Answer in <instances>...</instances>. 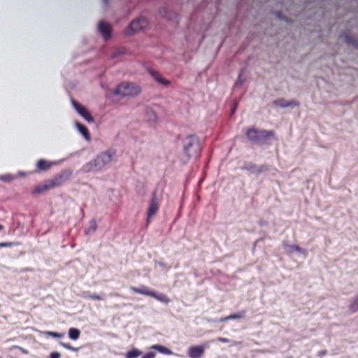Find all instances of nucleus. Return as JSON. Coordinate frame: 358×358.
I'll list each match as a JSON object with an SVG mask.
<instances>
[{"label": "nucleus", "mask_w": 358, "mask_h": 358, "mask_svg": "<svg viewBox=\"0 0 358 358\" xmlns=\"http://www.w3.org/2000/svg\"><path fill=\"white\" fill-rule=\"evenodd\" d=\"M274 103L277 105L280 106L281 107H287V106L295 104V103L287 102L284 99L276 100Z\"/></svg>", "instance_id": "5701e85b"}, {"label": "nucleus", "mask_w": 358, "mask_h": 358, "mask_svg": "<svg viewBox=\"0 0 358 358\" xmlns=\"http://www.w3.org/2000/svg\"><path fill=\"white\" fill-rule=\"evenodd\" d=\"M148 24V22L147 19L144 17H138L136 20H134L129 24V29L127 31V34H129L130 32H137L139 31L144 28H145Z\"/></svg>", "instance_id": "423d86ee"}, {"label": "nucleus", "mask_w": 358, "mask_h": 358, "mask_svg": "<svg viewBox=\"0 0 358 358\" xmlns=\"http://www.w3.org/2000/svg\"><path fill=\"white\" fill-rule=\"evenodd\" d=\"M349 309L351 313H355L358 311V295L355 298L353 301L350 305Z\"/></svg>", "instance_id": "aec40b11"}, {"label": "nucleus", "mask_w": 358, "mask_h": 358, "mask_svg": "<svg viewBox=\"0 0 358 358\" xmlns=\"http://www.w3.org/2000/svg\"><path fill=\"white\" fill-rule=\"evenodd\" d=\"M60 345H61L62 347H64V348H66V349H68V350H71V351H75V352H76V351H78V348H74V347L71 346L69 343H66L60 342Z\"/></svg>", "instance_id": "393cba45"}, {"label": "nucleus", "mask_w": 358, "mask_h": 358, "mask_svg": "<svg viewBox=\"0 0 358 358\" xmlns=\"http://www.w3.org/2000/svg\"><path fill=\"white\" fill-rule=\"evenodd\" d=\"M3 229V225H0V231Z\"/></svg>", "instance_id": "c9c22d12"}, {"label": "nucleus", "mask_w": 358, "mask_h": 358, "mask_svg": "<svg viewBox=\"0 0 358 358\" xmlns=\"http://www.w3.org/2000/svg\"><path fill=\"white\" fill-rule=\"evenodd\" d=\"M345 42L348 44H350V45H352L355 47L358 48V40H357L356 38H353L352 36H345Z\"/></svg>", "instance_id": "412c9836"}, {"label": "nucleus", "mask_w": 358, "mask_h": 358, "mask_svg": "<svg viewBox=\"0 0 358 358\" xmlns=\"http://www.w3.org/2000/svg\"><path fill=\"white\" fill-rule=\"evenodd\" d=\"M130 289L134 293L141 294L145 296H151V295H154L152 294L153 291L150 290L145 285H141L139 287H131Z\"/></svg>", "instance_id": "f8f14e48"}, {"label": "nucleus", "mask_w": 358, "mask_h": 358, "mask_svg": "<svg viewBox=\"0 0 358 358\" xmlns=\"http://www.w3.org/2000/svg\"><path fill=\"white\" fill-rule=\"evenodd\" d=\"M11 245H13V243L11 242L0 243V248L9 247Z\"/></svg>", "instance_id": "7c9ffc66"}, {"label": "nucleus", "mask_w": 358, "mask_h": 358, "mask_svg": "<svg viewBox=\"0 0 358 358\" xmlns=\"http://www.w3.org/2000/svg\"><path fill=\"white\" fill-rule=\"evenodd\" d=\"M204 353V348L202 346H191L188 350V355L191 358H200Z\"/></svg>", "instance_id": "9d476101"}, {"label": "nucleus", "mask_w": 358, "mask_h": 358, "mask_svg": "<svg viewBox=\"0 0 358 358\" xmlns=\"http://www.w3.org/2000/svg\"><path fill=\"white\" fill-rule=\"evenodd\" d=\"M60 357V353L58 352H53L50 354V358H59Z\"/></svg>", "instance_id": "c756f323"}, {"label": "nucleus", "mask_w": 358, "mask_h": 358, "mask_svg": "<svg viewBox=\"0 0 358 358\" xmlns=\"http://www.w3.org/2000/svg\"><path fill=\"white\" fill-rule=\"evenodd\" d=\"M0 179L5 182H10L14 179V177L10 174H6L1 176Z\"/></svg>", "instance_id": "b1692460"}, {"label": "nucleus", "mask_w": 358, "mask_h": 358, "mask_svg": "<svg viewBox=\"0 0 358 358\" xmlns=\"http://www.w3.org/2000/svg\"><path fill=\"white\" fill-rule=\"evenodd\" d=\"M228 320H229V318H228V316L221 317L219 320L220 322H226V321H228Z\"/></svg>", "instance_id": "473e14b6"}, {"label": "nucleus", "mask_w": 358, "mask_h": 358, "mask_svg": "<svg viewBox=\"0 0 358 358\" xmlns=\"http://www.w3.org/2000/svg\"><path fill=\"white\" fill-rule=\"evenodd\" d=\"M91 299L101 301L103 300V298L101 295H99L97 294H92L91 296Z\"/></svg>", "instance_id": "bb28decb"}, {"label": "nucleus", "mask_w": 358, "mask_h": 358, "mask_svg": "<svg viewBox=\"0 0 358 358\" xmlns=\"http://www.w3.org/2000/svg\"><path fill=\"white\" fill-rule=\"evenodd\" d=\"M154 295H151V297H153L154 299L158 300L159 301H161L164 303H169L170 300L164 294H157L155 292H152Z\"/></svg>", "instance_id": "4468645a"}, {"label": "nucleus", "mask_w": 358, "mask_h": 358, "mask_svg": "<svg viewBox=\"0 0 358 358\" xmlns=\"http://www.w3.org/2000/svg\"><path fill=\"white\" fill-rule=\"evenodd\" d=\"M287 248H288V252H292L293 251H296V252H298L300 253L304 252V250L301 248H300L299 246H298L296 245H287Z\"/></svg>", "instance_id": "4be33fe9"}, {"label": "nucleus", "mask_w": 358, "mask_h": 358, "mask_svg": "<svg viewBox=\"0 0 358 358\" xmlns=\"http://www.w3.org/2000/svg\"><path fill=\"white\" fill-rule=\"evenodd\" d=\"M183 147L184 152L188 157L197 156L200 151L199 140L194 136L187 137Z\"/></svg>", "instance_id": "39448f33"}, {"label": "nucleus", "mask_w": 358, "mask_h": 358, "mask_svg": "<svg viewBox=\"0 0 358 358\" xmlns=\"http://www.w3.org/2000/svg\"><path fill=\"white\" fill-rule=\"evenodd\" d=\"M155 357V353L152 352H150L144 355L141 357V358H154Z\"/></svg>", "instance_id": "cd10ccee"}, {"label": "nucleus", "mask_w": 358, "mask_h": 358, "mask_svg": "<svg viewBox=\"0 0 358 358\" xmlns=\"http://www.w3.org/2000/svg\"><path fill=\"white\" fill-rule=\"evenodd\" d=\"M217 341L219 342H221V343H228L229 342V339H227L226 338H223V337H218L217 338Z\"/></svg>", "instance_id": "2f4dec72"}, {"label": "nucleus", "mask_w": 358, "mask_h": 358, "mask_svg": "<svg viewBox=\"0 0 358 358\" xmlns=\"http://www.w3.org/2000/svg\"><path fill=\"white\" fill-rule=\"evenodd\" d=\"M245 313H246V310H242L237 313H234V314L228 315V318H229V320H230L241 319L245 317Z\"/></svg>", "instance_id": "6ab92c4d"}, {"label": "nucleus", "mask_w": 358, "mask_h": 358, "mask_svg": "<svg viewBox=\"0 0 358 358\" xmlns=\"http://www.w3.org/2000/svg\"><path fill=\"white\" fill-rule=\"evenodd\" d=\"M92 294H90L89 292H84L82 293V297L84 299H90Z\"/></svg>", "instance_id": "c85d7f7f"}, {"label": "nucleus", "mask_w": 358, "mask_h": 358, "mask_svg": "<svg viewBox=\"0 0 358 358\" xmlns=\"http://www.w3.org/2000/svg\"><path fill=\"white\" fill-rule=\"evenodd\" d=\"M150 74L155 78V79L158 81L159 83L163 84L164 85H168L170 84V81L162 78L158 72L150 71Z\"/></svg>", "instance_id": "ddd939ff"}, {"label": "nucleus", "mask_w": 358, "mask_h": 358, "mask_svg": "<svg viewBox=\"0 0 358 358\" xmlns=\"http://www.w3.org/2000/svg\"><path fill=\"white\" fill-rule=\"evenodd\" d=\"M99 30L105 40H108L110 38L111 27L109 24H107L103 21L100 22L99 24Z\"/></svg>", "instance_id": "1a4fd4ad"}, {"label": "nucleus", "mask_w": 358, "mask_h": 358, "mask_svg": "<svg viewBox=\"0 0 358 358\" xmlns=\"http://www.w3.org/2000/svg\"><path fill=\"white\" fill-rule=\"evenodd\" d=\"M80 336V331L76 328H70L69 330V336L73 340H77Z\"/></svg>", "instance_id": "f3484780"}, {"label": "nucleus", "mask_w": 358, "mask_h": 358, "mask_svg": "<svg viewBox=\"0 0 358 358\" xmlns=\"http://www.w3.org/2000/svg\"><path fill=\"white\" fill-rule=\"evenodd\" d=\"M48 334L52 336L54 338H61V337H62L64 336L63 334H60V333H57V332H53V331L48 332Z\"/></svg>", "instance_id": "a878e982"}, {"label": "nucleus", "mask_w": 358, "mask_h": 358, "mask_svg": "<svg viewBox=\"0 0 358 358\" xmlns=\"http://www.w3.org/2000/svg\"><path fill=\"white\" fill-rule=\"evenodd\" d=\"M152 348L157 350L159 352L165 354V355H171L172 354V351L170 349H169L163 345H155L152 347Z\"/></svg>", "instance_id": "a211bd4d"}, {"label": "nucleus", "mask_w": 358, "mask_h": 358, "mask_svg": "<svg viewBox=\"0 0 358 358\" xmlns=\"http://www.w3.org/2000/svg\"><path fill=\"white\" fill-rule=\"evenodd\" d=\"M115 152L107 150L99 155L95 159L85 164L81 171L84 173L96 172L101 171L106 164H109L115 155Z\"/></svg>", "instance_id": "f257e3e1"}, {"label": "nucleus", "mask_w": 358, "mask_h": 358, "mask_svg": "<svg viewBox=\"0 0 358 358\" xmlns=\"http://www.w3.org/2000/svg\"><path fill=\"white\" fill-rule=\"evenodd\" d=\"M0 358H1V357H0Z\"/></svg>", "instance_id": "4c0bfd02"}, {"label": "nucleus", "mask_w": 358, "mask_h": 358, "mask_svg": "<svg viewBox=\"0 0 358 358\" xmlns=\"http://www.w3.org/2000/svg\"><path fill=\"white\" fill-rule=\"evenodd\" d=\"M71 171H63L50 180H45L36 186L32 191L33 194H40L56 187L62 185L71 177Z\"/></svg>", "instance_id": "f03ea898"}, {"label": "nucleus", "mask_w": 358, "mask_h": 358, "mask_svg": "<svg viewBox=\"0 0 358 358\" xmlns=\"http://www.w3.org/2000/svg\"><path fill=\"white\" fill-rule=\"evenodd\" d=\"M54 163L44 159H39L36 163L37 171H44L50 169Z\"/></svg>", "instance_id": "9b49d317"}, {"label": "nucleus", "mask_w": 358, "mask_h": 358, "mask_svg": "<svg viewBox=\"0 0 358 358\" xmlns=\"http://www.w3.org/2000/svg\"><path fill=\"white\" fill-rule=\"evenodd\" d=\"M159 208V201L157 198L156 193L152 194V199L150 202L149 208L148 210V222H150V218L154 216L158 211Z\"/></svg>", "instance_id": "0eeeda50"}, {"label": "nucleus", "mask_w": 358, "mask_h": 358, "mask_svg": "<svg viewBox=\"0 0 358 358\" xmlns=\"http://www.w3.org/2000/svg\"><path fill=\"white\" fill-rule=\"evenodd\" d=\"M108 0H103V1L105 2V3H108Z\"/></svg>", "instance_id": "e433bc0d"}, {"label": "nucleus", "mask_w": 358, "mask_h": 358, "mask_svg": "<svg viewBox=\"0 0 358 358\" xmlns=\"http://www.w3.org/2000/svg\"><path fill=\"white\" fill-rule=\"evenodd\" d=\"M142 355V352L136 348L128 351L125 354V358H137Z\"/></svg>", "instance_id": "dca6fc26"}, {"label": "nucleus", "mask_w": 358, "mask_h": 358, "mask_svg": "<svg viewBox=\"0 0 358 358\" xmlns=\"http://www.w3.org/2000/svg\"><path fill=\"white\" fill-rule=\"evenodd\" d=\"M73 105L75 109L77 110V112L87 122H92L94 121V119L91 114L87 110V109L83 106H82L80 103L76 101H73Z\"/></svg>", "instance_id": "6e6552de"}, {"label": "nucleus", "mask_w": 358, "mask_h": 358, "mask_svg": "<svg viewBox=\"0 0 358 358\" xmlns=\"http://www.w3.org/2000/svg\"><path fill=\"white\" fill-rule=\"evenodd\" d=\"M123 53H124V51H123V50H122V51H120V52H117V53H114V55H113V57H115L117 54H123Z\"/></svg>", "instance_id": "72a5a7b5"}, {"label": "nucleus", "mask_w": 358, "mask_h": 358, "mask_svg": "<svg viewBox=\"0 0 358 358\" xmlns=\"http://www.w3.org/2000/svg\"><path fill=\"white\" fill-rule=\"evenodd\" d=\"M245 134L250 141L262 144L265 143L270 137H273L274 131L251 127L247 129Z\"/></svg>", "instance_id": "7ed1b4c3"}, {"label": "nucleus", "mask_w": 358, "mask_h": 358, "mask_svg": "<svg viewBox=\"0 0 358 358\" xmlns=\"http://www.w3.org/2000/svg\"><path fill=\"white\" fill-rule=\"evenodd\" d=\"M235 109H236V106L233 108V109H232V113H234Z\"/></svg>", "instance_id": "f704fd0d"}, {"label": "nucleus", "mask_w": 358, "mask_h": 358, "mask_svg": "<svg viewBox=\"0 0 358 358\" xmlns=\"http://www.w3.org/2000/svg\"><path fill=\"white\" fill-rule=\"evenodd\" d=\"M77 127H78V129L80 131V132L83 135V136L87 140H90V133H89V131H88L87 128L85 126H84L83 124H80V123H77Z\"/></svg>", "instance_id": "2eb2a0df"}, {"label": "nucleus", "mask_w": 358, "mask_h": 358, "mask_svg": "<svg viewBox=\"0 0 358 358\" xmlns=\"http://www.w3.org/2000/svg\"><path fill=\"white\" fill-rule=\"evenodd\" d=\"M141 92V87L131 83H122L120 84L114 91V93L123 96H134Z\"/></svg>", "instance_id": "20e7f679"}]
</instances>
